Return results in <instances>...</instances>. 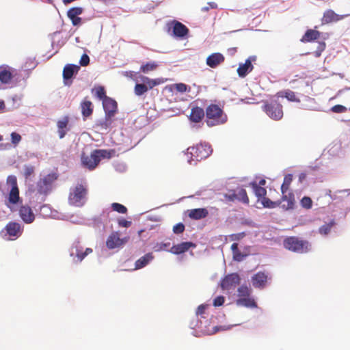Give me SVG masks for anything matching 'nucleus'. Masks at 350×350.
Returning <instances> with one entry per match:
<instances>
[{
  "mask_svg": "<svg viewBox=\"0 0 350 350\" xmlns=\"http://www.w3.org/2000/svg\"><path fill=\"white\" fill-rule=\"evenodd\" d=\"M114 150L96 149L90 155L83 153L81 163L84 167L90 170H94L101 159H110L115 154Z\"/></svg>",
  "mask_w": 350,
  "mask_h": 350,
  "instance_id": "1",
  "label": "nucleus"
},
{
  "mask_svg": "<svg viewBox=\"0 0 350 350\" xmlns=\"http://www.w3.org/2000/svg\"><path fill=\"white\" fill-rule=\"evenodd\" d=\"M206 117L208 126L221 124L227 121V116L220 107L215 104H211L206 107Z\"/></svg>",
  "mask_w": 350,
  "mask_h": 350,
  "instance_id": "2",
  "label": "nucleus"
},
{
  "mask_svg": "<svg viewBox=\"0 0 350 350\" xmlns=\"http://www.w3.org/2000/svg\"><path fill=\"white\" fill-rule=\"evenodd\" d=\"M211 146L207 144H199L187 148L189 162H197L207 158L212 152Z\"/></svg>",
  "mask_w": 350,
  "mask_h": 350,
  "instance_id": "3",
  "label": "nucleus"
},
{
  "mask_svg": "<svg viewBox=\"0 0 350 350\" xmlns=\"http://www.w3.org/2000/svg\"><path fill=\"white\" fill-rule=\"evenodd\" d=\"M283 245L286 250L297 253H306L310 250V247L308 241L300 239L294 236L284 239Z\"/></svg>",
  "mask_w": 350,
  "mask_h": 350,
  "instance_id": "4",
  "label": "nucleus"
},
{
  "mask_svg": "<svg viewBox=\"0 0 350 350\" xmlns=\"http://www.w3.org/2000/svg\"><path fill=\"white\" fill-rule=\"evenodd\" d=\"M87 194L88 189L85 186L82 184L77 185L74 188L71 189L69 193V204L78 207L83 206L86 201Z\"/></svg>",
  "mask_w": 350,
  "mask_h": 350,
  "instance_id": "5",
  "label": "nucleus"
},
{
  "mask_svg": "<svg viewBox=\"0 0 350 350\" xmlns=\"http://www.w3.org/2000/svg\"><path fill=\"white\" fill-rule=\"evenodd\" d=\"M57 173L52 172L39 179L36 184L37 192L46 196L52 190L54 182L57 179Z\"/></svg>",
  "mask_w": 350,
  "mask_h": 350,
  "instance_id": "6",
  "label": "nucleus"
},
{
  "mask_svg": "<svg viewBox=\"0 0 350 350\" xmlns=\"http://www.w3.org/2000/svg\"><path fill=\"white\" fill-rule=\"evenodd\" d=\"M262 109L269 118L274 120H280L283 117V107L276 100L265 102Z\"/></svg>",
  "mask_w": 350,
  "mask_h": 350,
  "instance_id": "7",
  "label": "nucleus"
},
{
  "mask_svg": "<svg viewBox=\"0 0 350 350\" xmlns=\"http://www.w3.org/2000/svg\"><path fill=\"white\" fill-rule=\"evenodd\" d=\"M141 79L144 83H137L134 88L135 95L139 96L146 93L148 89H152L163 82L161 79H152L145 76H142Z\"/></svg>",
  "mask_w": 350,
  "mask_h": 350,
  "instance_id": "8",
  "label": "nucleus"
},
{
  "mask_svg": "<svg viewBox=\"0 0 350 350\" xmlns=\"http://www.w3.org/2000/svg\"><path fill=\"white\" fill-rule=\"evenodd\" d=\"M129 241V237L120 238L119 232H113L106 241V246L109 250L122 247Z\"/></svg>",
  "mask_w": 350,
  "mask_h": 350,
  "instance_id": "9",
  "label": "nucleus"
},
{
  "mask_svg": "<svg viewBox=\"0 0 350 350\" xmlns=\"http://www.w3.org/2000/svg\"><path fill=\"white\" fill-rule=\"evenodd\" d=\"M169 29H172V35L174 37L183 38L189 33V29L182 23L174 20L167 24Z\"/></svg>",
  "mask_w": 350,
  "mask_h": 350,
  "instance_id": "10",
  "label": "nucleus"
},
{
  "mask_svg": "<svg viewBox=\"0 0 350 350\" xmlns=\"http://www.w3.org/2000/svg\"><path fill=\"white\" fill-rule=\"evenodd\" d=\"M83 250V247L81 245L80 242L75 241L70 249V256H76L77 258V260L81 262L86 256L92 252V250L91 248H86L84 252Z\"/></svg>",
  "mask_w": 350,
  "mask_h": 350,
  "instance_id": "11",
  "label": "nucleus"
},
{
  "mask_svg": "<svg viewBox=\"0 0 350 350\" xmlns=\"http://www.w3.org/2000/svg\"><path fill=\"white\" fill-rule=\"evenodd\" d=\"M349 16H350V14L339 15L334 12V11L332 10H327L323 13V17L321 18V23L322 25H326L333 22H338Z\"/></svg>",
  "mask_w": 350,
  "mask_h": 350,
  "instance_id": "12",
  "label": "nucleus"
},
{
  "mask_svg": "<svg viewBox=\"0 0 350 350\" xmlns=\"http://www.w3.org/2000/svg\"><path fill=\"white\" fill-rule=\"evenodd\" d=\"M7 234L12 238L16 239L18 238L23 231V228L19 223L9 222L5 227Z\"/></svg>",
  "mask_w": 350,
  "mask_h": 350,
  "instance_id": "13",
  "label": "nucleus"
},
{
  "mask_svg": "<svg viewBox=\"0 0 350 350\" xmlns=\"http://www.w3.org/2000/svg\"><path fill=\"white\" fill-rule=\"evenodd\" d=\"M240 282V278L237 273H232L226 275L221 281L223 289H230L234 288Z\"/></svg>",
  "mask_w": 350,
  "mask_h": 350,
  "instance_id": "14",
  "label": "nucleus"
},
{
  "mask_svg": "<svg viewBox=\"0 0 350 350\" xmlns=\"http://www.w3.org/2000/svg\"><path fill=\"white\" fill-rule=\"evenodd\" d=\"M103 106L105 113V115L110 117H113L116 113L118 109V104L116 101L110 97L105 98L103 101Z\"/></svg>",
  "mask_w": 350,
  "mask_h": 350,
  "instance_id": "15",
  "label": "nucleus"
},
{
  "mask_svg": "<svg viewBox=\"0 0 350 350\" xmlns=\"http://www.w3.org/2000/svg\"><path fill=\"white\" fill-rule=\"evenodd\" d=\"M14 70L8 65L0 66V82L4 84L9 83L14 77Z\"/></svg>",
  "mask_w": 350,
  "mask_h": 350,
  "instance_id": "16",
  "label": "nucleus"
},
{
  "mask_svg": "<svg viewBox=\"0 0 350 350\" xmlns=\"http://www.w3.org/2000/svg\"><path fill=\"white\" fill-rule=\"evenodd\" d=\"M19 215L26 224H31L35 219V215L31 207L28 205L21 206L19 208Z\"/></svg>",
  "mask_w": 350,
  "mask_h": 350,
  "instance_id": "17",
  "label": "nucleus"
},
{
  "mask_svg": "<svg viewBox=\"0 0 350 350\" xmlns=\"http://www.w3.org/2000/svg\"><path fill=\"white\" fill-rule=\"evenodd\" d=\"M256 60V57L251 56L247 59L244 64H240L237 68V73L239 77H245L253 69L252 61Z\"/></svg>",
  "mask_w": 350,
  "mask_h": 350,
  "instance_id": "18",
  "label": "nucleus"
},
{
  "mask_svg": "<svg viewBox=\"0 0 350 350\" xmlns=\"http://www.w3.org/2000/svg\"><path fill=\"white\" fill-rule=\"evenodd\" d=\"M267 279L268 276L265 273L259 271L252 277V285L255 288H264L266 286Z\"/></svg>",
  "mask_w": 350,
  "mask_h": 350,
  "instance_id": "19",
  "label": "nucleus"
},
{
  "mask_svg": "<svg viewBox=\"0 0 350 350\" xmlns=\"http://www.w3.org/2000/svg\"><path fill=\"white\" fill-rule=\"evenodd\" d=\"M225 60L224 56L219 53H214L206 58V64L211 68H216Z\"/></svg>",
  "mask_w": 350,
  "mask_h": 350,
  "instance_id": "20",
  "label": "nucleus"
},
{
  "mask_svg": "<svg viewBox=\"0 0 350 350\" xmlns=\"http://www.w3.org/2000/svg\"><path fill=\"white\" fill-rule=\"evenodd\" d=\"M188 216L191 219L199 220L206 217L208 211L205 208H193L187 211Z\"/></svg>",
  "mask_w": 350,
  "mask_h": 350,
  "instance_id": "21",
  "label": "nucleus"
},
{
  "mask_svg": "<svg viewBox=\"0 0 350 350\" xmlns=\"http://www.w3.org/2000/svg\"><path fill=\"white\" fill-rule=\"evenodd\" d=\"M195 247L196 245L192 242H183L173 245L170 249V252L174 254H180L189 250V248Z\"/></svg>",
  "mask_w": 350,
  "mask_h": 350,
  "instance_id": "22",
  "label": "nucleus"
},
{
  "mask_svg": "<svg viewBox=\"0 0 350 350\" xmlns=\"http://www.w3.org/2000/svg\"><path fill=\"white\" fill-rule=\"evenodd\" d=\"M281 203L282 202H286V204H282V208L285 210L293 209L295 205V196L292 192H288V193H282V196L281 199Z\"/></svg>",
  "mask_w": 350,
  "mask_h": 350,
  "instance_id": "23",
  "label": "nucleus"
},
{
  "mask_svg": "<svg viewBox=\"0 0 350 350\" xmlns=\"http://www.w3.org/2000/svg\"><path fill=\"white\" fill-rule=\"evenodd\" d=\"M204 117V111L200 107H195L191 109L189 120L195 123L200 122Z\"/></svg>",
  "mask_w": 350,
  "mask_h": 350,
  "instance_id": "24",
  "label": "nucleus"
},
{
  "mask_svg": "<svg viewBox=\"0 0 350 350\" xmlns=\"http://www.w3.org/2000/svg\"><path fill=\"white\" fill-rule=\"evenodd\" d=\"M321 32L316 29H308L301 38L302 42H310L320 38Z\"/></svg>",
  "mask_w": 350,
  "mask_h": 350,
  "instance_id": "25",
  "label": "nucleus"
},
{
  "mask_svg": "<svg viewBox=\"0 0 350 350\" xmlns=\"http://www.w3.org/2000/svg\"><path fill=\"white\" fill-rule=\"evenodd\" d=\"M69 122V118L68 116L63 118L57 122V126L58 129V134L60 139L65 137L66 131L68 130V124Z\"/></svg>",
  "mask_w": 350,
  "mask_h": 350,
  "instance_id": "26",
  "label": "nucleus"
},
{
  "mask_svg": "<svg viewBox=\"0 0 350 350\" xmlns=\"http://www.w3.org/2000/svg\"><path fill=\"white\" fill-rule=\"evenodd\" d=\"M81 113L83 119L85 120L90 116L93 112V105L90 100L84 99L81 103Z\"/></svg>",
  "mask_w": 350,
  "mask_h": 350,
  "instance_id": "27",
  "label": "nucleus"
},
{
  "mask_svg": "<svg viewBox=\"0 0 350 350\" xmlns=\"http://www.w3.org/2000/svg\"><path fill=\"white\" fill-rule=\"evenodd\" d=\"M79 70V66L74 64L66 65L63 70V77L64 80L70 79L72 77L75 73H77Z\"/></svg>",
  "mask_w": 350,
  "mask_h": 350,
  "instance_id": "28",
  "label": "nucleus"
},
{
  "mask_svg": "<svg viewBox=\"0 0 350 350\" xmlns=\"http://www.w3.org/2000/svg\"><path fill=\"white\" fill-rule=\"evenodd\" d=\"M21 200L19 196V189L12 188L8 194L7 206L9 204H16Z\"/></svg>",
  "mask_w": 350,
  "mask_h": 350,
  "instance_id": "29",
  "label": "nucleus"
},
{
  "mask_svg": "<svg viewBox=\"0 0 350 350\" xmlns=\"http://www.w3.org/2000/svg\"><path fill=\"white\" fill-rule=\"evenodd\" d=\"M236 304L237 306H245L246 308H257V304L254 299L250 298V297L239 298L237 300Z\"/></svg>",
  "mask_w": 350,
  "mask_h": 350,
  "instance_id": "30",
  "label": "nucleus"
},
{
  "mask_svg": "<svg viewBox=\"0 0 350 350\" xmlns=\"http://www.w3.org/2000/svg\"><path fill=\"white\" fill-rule=\"evenodd\" d=\"M153 259V256L152 254L148 253L145 254L139 258L135 264V269H139L144 267L147 265Z\"/></svg>",
  "mask_w": 350,
  "mask_h": 350,
  "instance_id": "31",
  "label": "nucleus"
},
{
  "mask_svg": "<svg viewBox=\"0 0 350 350\" xmlns=\"http://www.w3.org/2000/svg\"><path fill=\"white\" fill-rule=\"evenodd\" d=\"M234 190L236 191L237 200L242 202L243 204H248L250 200L246 190L243 188H237Z\"/></svg>",
  "mask_w": 350,
  "mask_h": 350,
  "instance_id": "32",
  "label": "nucleus"
},
{
  "mask_svg": "<svg viewBox=\"0 0 350 350\" xmlns=\"http://www.w3.org/2000/svg\"><path fill=\"white\" fill-rule=\"evenodd\" d=\"M277 96L281 97H285L288 100L291 102L299 103L300 101L299 98H297L295 93L290 90H287L285 91L280 92L277 93Z\"/></svg>",
  "mask_w": 350,
  "mask_h": 350,
  "instance_id": "33",
  "label": "nucleus"
},
{
  "mask_svg": "<svg viewBox=\"0 0 350 350\" xmlns=\"http://www.w3.org/2000/svg\"><path fill=\"white\" fill-rule=\"evenodd\" d=\"M92 92L99 100H102V101L105 100V98H108V96H107V95H106V92H105V88L103 86H101V85L95 86L92 90Z\"/></svg>",
  "mask_w": 350,
  "mask_h": 350,
  "instance_id": "34",
  "label": "nucleus"
},
{
  "mask_svg": "<svg viewBox=\"0 0 350 350\" xmlns=\"http://www.w3.org/2000/svg\"><path fill=\"white\" fill-rule=\"evenodd\" d=\"M260 201L264 207L269 208H273L281 204V200L271 201L267 197L260 199Z\"/></svg>",
  "mask_w": 350,
  "mask_h": 350,
  "instance_id": "35",
  "label": "nucleus"
},
{
  "mask_svg": "<svg viewBox=\"0 0 350 350\" xmlns=\"http://www.w3.org/2000/svg\"><path fill=\"white\" fill-rule=\"evenodd\" d=\"M252 185L254 189L255 195L258 198L259 200L266 197L267 190L265 188L258 186L255 183H252Z\"/></svg>",
  "mask_w": 350,
  "mask_h": 350,
  "instance_id": "36",
  "label": "nucleus"
},
{
  "mask_svg": "<svg viewBox=\"0 0 350 350\" xmlns=\"http://www.w3.org/2000/svg\"><path fill=\"white\" fill-rule=\"evenodd\" d=\"M231 250L233 254V259L236 261H241L245 256L239 250L238 243H232L231 245Z\"/></svg>",
  "mask_w": 350,
  "mask_h": 350,
  "instance_id": "37",
  "label": "nucleus"
},
{
  "mask_svg": "<svg viewBox=\"0 0 350 350\" xmlns=\"http://www.w3.org/2000/svg\"><path fill=\"white\" fill-rule=\"evenodd\" d=\"M293 180V175L288 174L286 175L284 178L283 183L281 186V191L282 193H286L289 189L290 185Z\"/></svg>",
  "mask_w": 350,
  "mask_h": 350,
  "instance_id": "38",
  "label": "nucleus"
},
{
  "mask_svg": "<svg viewBox=\"0 0 350 350\" xmlns=\"http://www.w3.org/2000/svg\"><path fill=\"white\" fill-rule=\"evenodd\" d=\"M35 173V167L31 165H25L23 167V176L25 179H29L33 176Z\"/></svg>",
  "mask_w": 350,
  "mask_h": 350,
  "instance_id": "39",
  "label": "nucleus"
},
{
  "mask_svg": "<svg viewBox=\"0 0 350 350\" xmlns=\"http://www.w3.org/2000/svg\"><path fill=\"white\" fill-rule=\"evenodd\" d=\"M237 292L239 298L246 297L250 296L251 289L247 286L243 285L239 287Z\"/></svg>",
  "mask_w": 350,
  "mask_h": 350,
  "instance_id": "40",
  "label": "nucleus"
},
{
  "mask_svg": "<svg viewBox=\"0 0 350 350\" xmlns=\"http://www.w3.org/2000/svg\"><path fill=\"white\" fill-rule=\"evenodd\" d=\"M157 64L154 62H148L140 67V70L144 73L155 70Z\"/></svg>",
  "mask_w": 350,
  "mask_h": 350,
  "instance_id": "41",
  "label": "nucleus"
},
{
  "mask_svg": "<svg viewBox=\"0 0 350 350\" xmlns=\"http://www.w3.org/2000/svg\"><path fill=\"white\" fill-rule=\"evenodd\" d=\"M334 224H335L334 221H332L328 224H325L323 225L319 229V233L323 235L327 234L330 232V230H331L332 228L333 227V226L334 225Z\"/></svg>",
  "mask_w": 350,
  "mask_h": 350,
  "instance_id": "42",
  "label": "nucleus"
},
{
  "mask_svg": "<svg viewBox=\"0 0 350 350\" xmlns=\"http://www.w3.org/2000/svg\"><path fill=\"white\" fill-rule=\"evenodd\" d=\"M111 208L113 211H116L119 213L126 214L127 213L126 207L117 202L112 203Z\"/></svg>",
  "mask_w": 350,
  "mask_h": 350,
  "instance_id": "43",
  "label": "nucleus"
},
{
  "mask_svg": "<svg viewBox=\"0 0 350 350\" xmlns=\"http://www.w3.org/2000/svg\"><path fill=\"white\" fill-rule=\"evenodd\" d=\"M83 12V8L79 7L72 8L68 10L67 12V16L68 18H71L72 16H79Z\"/></svg>",
  "mask_w": 350,
  "mask_h": 350,
  "instance_id": "44",
  "label": "nucleus"
},
{
  "mask_svg": "<svg viewBox=\"0 0 350 350\" xmlns=\"http://www.w3.org/2000/svg\"><path fill=\"white\" fill-rule=\"evenodd\" d=\"M112 118L113 117L109 118L108 116H107V115H105V120L103 121H100L99 123L98 124V125L101 129H108L112 124V122H113Z\"/></svg>",
  "mask_w": 350,
  "mask_h": 350,
  "instance_id": "45",
  "label": "nucleus"
},
{
  "mask_svg": "<svg viewBox=\"0 0 350 350\" xmlns=\"http://www.w3.org/2000/svg\"><path fill=\"white\" fill-rule=\"evenodd\" d=\"M301 206L306 209H310L312 206V200L310 197L304 196L300 201Z\"/></svg>",
  "mask_w": 350,
  "mask_h": 350,
  "instance_id": "46",
  "label": "nucleus"
},
{
  "mask_svg": "<svg viewBox=\"0 0 350 350\" xmlns=\"http://www.w3.org/2000/svg\"><path fill=\"white\" fill-rule=\"evenodd\" d=\"M174 88L178 92H180V93H184L187 91H190V90H191L190 87H189L188 85H187L186 84L183 83L174 84Z\"/></svg>",
  "mask_w": 350,
  "mask_h": 350,
  "instance_id": "47",
  "label": "nucleus"
},
{
  "mask_svg": "<svg viewBox=\"0 0 350 350\" xmlns=\"http://www.w3.org/2000/svg\"><path fill=\"white\" fill-rule=\"evenodd\" d=\"M326 44L325 42H319L317 50L314 52V55L316 57L321 56L322 52L325 49Z\"/></svg>",
  "mask_w": 350,
  "mask_h": 350,
  "instance_id": "48",
  "label": "nucleus"
},
{
  "mask_svg": "<svg viewBox=\"0 0 350 350\" xmlns=\"http://www.w3.org/2000/svg\"><path fill=\"white\" fill-rule=\"evenodd\" d=\"M7 184L10 185L12 188L18 189L17 179L15 176L10 175L7 178Z\"/></svg>",
  "mask_w": 350,
  "mask_h": 350,
  "instance_id": "49",
  "label": "nucleus"
},
{
  "mask_svg": "<svg viewBox=\"0 0 350 350\" xmlns=\"http://www.w3.org/2000/svg\"><path fill=\"white\" fill-rule=\"evenodd\" d=\"M347 110V108L341 105H336L331 108V111L334 113H345Z\"/></svg>",
  "mask_w": 350,
  "mask_h": 350,
  "instance_id": "50",
  "label": "nucleus"
},
{
  "mask_svg": "<svg viewBox=\"0 0 350 350\" xmlns=\"http://www.w3.org/2000/svg\"><path fill=\"white\" fill-rule=\"evenodd\" d=\"M224 198L226 200L229 202H234L237 200L236 198V191L235 190H231L228 193L224 194Z\"/></svg>",
  "mask_w": 350,
  "mask_h": 350,
  "instance_id": "51",
  "label": "nucleus"
},
{
  "mask_svg": "<svg viewBox=\"0 0 350 350\" xmlns=\"http://www.w3.org/2000/svg\"><path fill=\"white\" fill-rule=\"evenodd\" d=\"M185 230V226L182 223H178L173 227V232L175 234H180Z\"/></svg>",
  "mask_w": 350,
  "mask_h": 350,
  "instance_id": "52",
  "label": "nucleus"
},
{
  "mask_svg": "<svg viewBox=\"0 0 350 350\" xmlns=\"http://www.w3.org/2000/svg\"><path fill=\"white\" fill-rule=\"evenodd\" d=\"M11 139L12 143L16 145L21 142V136L18 133L13 132L11 133Z\"/></svg>",
  "mask_w": 350,
  "mask_h": 350,
  "instance_id": "53",
  "label": "nucleus"
},
{
  "mask_svg": "<svg viewBox=\"0 0 350 350\" xmlns=\"http://www.w3.org/2000/svg\"><path fill=\"white\" fill-rule=\"evenodd\" d=\"M245 233L243 232L230 235V239L231 241H239L245 237Z\"/></svg>",
  "mask_w": 350,
  "mask_h": 350,
  "instance_id": "54",
  "label": "nucleus"
},
{
  "mask_svg": "<svg viewBox=\"0 0 350 350\" xmlns=\"http://www.w3.org/2000/svg\"><path fill=\"white\" fill-rule=\"evenodd\" d=\"M79 63L82 66H88L90 63L89 56L87 54H83L80 59Z\"/></svg>",
  "mask_w": 350,
  "mask_h": 350,
  "instance_id": "55",
  "label": "nucleus"
},
{
  "mask_svg": "<svg viewBox=\"0 0 350 350\" xmlns=\"http://www.w3.org/2000/svg\"><path fill=\"white\" fill-rule=\"evenodd\" d=\"M225 301V298L223 296H218L215 297L213 300V306H221L224 304Z\"/></svg>",
  "mask_w": 350,
  "mask_h": 350,
  "instance_id": "56",
  "label": "nucleus"
},
{
  "mask_svg": "<svg viewBox=\"0 0 350 350\" xmlns=\"http://www.w3.org/2000/svg\"><path fill=\"white\" fill-rule=\"evenodd\" d=\"M217 8V5L215 2H208V6H204L201 8V11L206 12H208L210 9H216Z\"/></svg>",
  "mask_w": 350,
  "mask_h": 350,
  "instance_id": "57",
  "label": "nucleus"
},
{
  "mask_svg": "<svg viewBox=\"0 0 350 350\" xmlns=\"http://www.w3.org/2000/svg\"><path fill=\"white\" fill-rule=\"evenodd\" d=\"M118 225L121 227L129 228L131 226V221L126 220L125 219H120L118 220Z\"/></svg>",
  "mask_w": 350,
  "mask_h": 350,
  "instance_id": "58",
  "label": "nucleus"
},
{
  "mask_svg": "<svg viewBox=\"0 0 350 350\" xmlns=\"http://www.w3.org/2000/svg\"><path fill=\"white\" fill-rule=\"evenodd\" d=\"M69 18L71 20L72 24L74 26H79L82 23V18L79 16H72Z\"/></svg>",
  "mask_w": 350,
  "mask_h": 350,
  "instance_id": "59",
  "label": "nucleus"
},
{
  "mask_svg": "<svg viewBox=\"0 0 350 350\" xmlns=\"http://www.w3.org/2000/svg\"><path fill=\"white\" fill-rule=\"evenodd\" d=\"M207 306H208V305H204V304L200 305L196 310V314L197 315H202L203 314H204Z\"/></svg>",
  "mask_w": 350,
  "mask_h": 350,
  "instance_id": "60",
  "label": "nucleus"
},
{
  "mask_svg": "<svg viewBox=\"0 0 350 350\" xmlns=\"http://www.w3.org/2000/svg\"><path fill=\"white\" fill-rule=\"evenodd\" d=\"M228 51H229V53H230V54L233 55L237 52V48L229 49Z\"/></svg>",
  "mask_w": 350,
  "mask_h": 350,
  "instance_id": "61",
  "label": "nucleus"
},
{
  "mask_svg": "<svg viewBox=\"0 0 350 350\" xmlns=\"http://www.w3.org/2000/svg\"><path fill=\"white\" fill-rule=\"evenodd\" d=\"M5 108V103L3 100L0 101V109H3Z\"/></svg>",
  "mask_w": 350,
  "mask_h": 350,
  "instance_id": "62",
  "label": "nucleus"
},
{
  "mask_svg": "<svg viewBox=\"0 0 350 350\" xmlns=\"http://www.w3.org/2000/svg\"><path fill=\"white\" fill-rule=\"evenodd\" d=\"M259 184L261 185H264L265 184V180L264 179H262L260 180Z\"/></svg>",
  "mask_w": 350,
  "mask_h": 350,
  "instance_id": "63",
  "label": "nucleus"
},
{
  "mask_svg": "<svg viewBox=\"0 0 350 350\" xmlns=\"http://www.w3.org/2000/svg\"><path fill=\"white\" fill-rule=\"evenodd\" d=\"M144 232L143 230H141L138 232V234H139V236H141V234H142V232Z\"/></svg>",
  "mask_w": 350,
  "mask_h": 350,
  "instance_id": "64",
  "label": "nucleus"
}]
</instances>
